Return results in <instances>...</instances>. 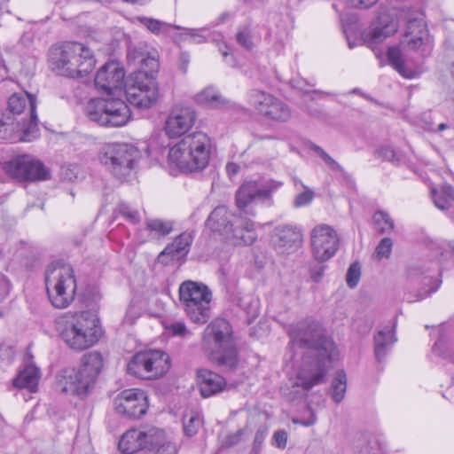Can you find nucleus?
<instances>
[{
	"instance_id": "obj_20",
	"label": "nucleus",
	"mask_w": 454,
	"mask_h": 454,
	"mask_svg": "<svg viewBox=\"0 0 454 454\" xmlns=\"http://www.w3.org/2000/svg\"><path fill=\"white\" fill-rule=\"evenodd\" d=\"M302 241V232L294 225H278L270 234V244L279 254H290L296 252L301 247Z\"/></svg>"
},
{
	"instance_id": "obj_15",
	"label": "nucleus",
	"mask_w": 454,
	"mask_h": 454,
	"mask_svg": "<svg viewBox=\"0 0 454 454\" xmlns=\"http://www.w3.org/2000/svg\"><path fill=\"white\" fill-rule=\"evenodd\" d=\"M248 104L262 116L276 122H287L292 119L291 107L271 93L252 90L247 94Z\"/></svg>"
},
{
	"instance_id": "obj_2",
	"label": "nucleus",
	"mask_w": 454,
	"mask_h": 454,
	"mask_svg": "<svg viewBox=\"0 0 454 454\" xmlns=\"http://www.w3.org/2000/svg\"><path fill=\"white\" fill-rule=\"evenodd\" d=\"M104 360L99 352L82 356L78 368H65L56 376V387L61 393L77 396L87 395L97 381Z\"/></svg>"
},
{
	"instance_id": "obj_37",
	"label": "nucleus",
	"mask_w": 454,
	"mask_h": 454,
	"mask_svg": "<svg viewBox=\"0 0 454 454\" xmlns=\"http://www.w3.org/2000/svg\"><path fill=\"white\" fill-rule=\"evenodd\" d=\"M139 22L145 27L150 32L155 35H161L168 33L170 28L180 29L178 26H173L171 24L154 20L147 17L138 18Z\"/></svg>"
},
{
	"instance_id": "obj_34",
	"label": "nucleus",
	"mask_w": 454,
	"mask_h": 454,
	"mask_svg": "<svg viewBox=\"0 0 454 454\" xmlns=\"http://www.w3.org/2000/svg\"><path fill=\"white\" fill-rule=\"evenodd\" d=\"M432 199L436 207L441 210L448 209L454 203V189L444 184L440 191H432Z\"/></svg>"
},
{
	"instance_id": "obj_30",
	"label": "nucleus",
	"mask_w": 454,
	"mask_h": 454,
	"mask_svg": "<svg viewBox=\"0 0 454 454\" xmlns=\"http://www.w3.org/2000/svg\"><path fill=\"white\" fill-rule=\"evenodd\" d=\"M194 101L200 106L213 109L223 108L229 105V101L212 86L207 87L198 92L194 96Z\"/></svg>"
},
{
	"instance_id": "obj_39",
	"label": "nucleus",
	"mask_w": 454,
	"mask_h": 454,
	"mask_svg": "<svg viewBox=\"0 0 454 454\" xmlns=\"http://www.w3.org/2000/svg\"><path fill=\"white\" fill-rule=\"evenodd\" d=\"M373 223L378 231L380 233H388L394 230V221L390 215L381 210L375 212L373 215Z\"/></svg>"
},
{
	"instance_id": "obj_38",
	"label": "nucleus",
	"mask_w": 454,
	"mask_h": 454,
	"mask_svg": "<svg viewBox=\"0 0 454 454\" xmlns=\"http://www.w3.org/2000/svg\"><path fill=\"white\" fill-rule=\"evenodd\" d=\"M202 425V419L198 412L190 411L184 417V431L188 436L195 435Z\"/></svg>"
},
{
	"instance_id": "obj_22",
	"label": "nucleus",
	"mask_w": 454,
	"mask_h": 454,
	"mask_svg": "<svg viewBox=\"0 0 454 454\" xmlns=\"http://www.w3.org/2000/svg\"><path fill=\"white\" fill-rule=\"evenodd\" d=\"M124 78L125 72L120 64L108 62L97 72L95 85L107 95H123Z\"/></svg>"
},
{
	"instance_id": "obj_21",
	"label": "nucleus",
	"mask_w": 454,
	"mask_h": 454,
	"mask_svg": "<svg viewBox=\"0 0 454 454\" xmlns=\"http://www.w3.org/2000/svg\"><path fill=\"white\" fill-rule=\"evenodd\" d=\"M115 411L129 418L138 419L148 409L147 396L140 389H126L114 399Z\"/></svg>"
},
{
	"instance_id": "obj_55",
	"label": "nucleus",
	"mask_w": 454,
	"mask_h": 454,
	"mask_svg": "<svg viewBox=\"0 0 454 454\" xmlns=\"http://www.w3.org/2000/svg\"><path fill=\"white\" fill-rule=\"evenodd\" d=\"M325 270V266L324 265H315L311 267L309 270L310 278L316 283L320 282L324 277Z\"/></svg>"
},
{
	"instance_id": "obj_23",
	"label": "nucleus",
	"mask_w": 454,
	"mask_h": 454,
	"mask_svg": "<svg viewBox=\"0 0 454 454\" xmlns=\"http://www.w3.org/2000/svg\"><path fill=\"white\" fill-rule=\"evenodd\" d=\"M196 115L192 107L176 106L165 121L164 130L169 139H177L186 134L195 122Z\"/></svg>"
},
{
	"instance_id": "obj_17",
	"label": "nucleus",
	"mask_w": 454,
	"mask_h": 454,
	"mask_svg": "<svg viewBox=\"0 0 454 454\" xmlns=\"http://www.w3.org/2000/svg\"><path fill=\"white\" fill-rule=\"evenodd\" d=\"M280 185L281 183L275 181H269L265 184L259 181H246L236 192V206L241 212L254 215L255 213L250 208L253 204L270 200L272 192Z\"/></svg>"
},
{
	"instance_id": "obj_56",
	"label": "nucleus",
	"mask_w": 454,
	"mask_h": 454,
	"mask_svg": "<svg viewBox=\"0 0 454 454\" xmlns=\"http://www.w3.org/2000/svg\"><path fill=\"white\" fill-rule=\"evenodd\" d=\"M380 0H349V5L357 9H368L375 5Z\"/></svg>"
},
{
	"instance_id": "obj_24",
	"label": "nucleus",
	"mask_w": 454,
	"mask_h": 454,
	"mask_svg": "<svg viewBox=\"0 0 454 454\" xmlns=\"http://www.w3.org/2000/svg\"><path fill=\"white\" fill-rule=\"evenodd\" d=\"M155 427L142 429L132 428L125 432L119 441V449L125 454H134L139 450H148L149 442Z\"/></svg>"
},
{
	"instance_id": "obj_19",
	"label": "nucleus",
	"mask_w": 454,
	"mask_h": 454,
	"mask_svg": "<svg viewBox=\"0 0 454 454\" xmlns=\"http://www.w3.org/2000/svg\"><path fill=\"white\" fill-rule=\"evenodd\" d=\"M8 110L13 114H20L27 106L30 109V119L22 125L20 132L23 137L20 142H28L37 138L38 126L36 115V98L34 95L24 93H13L8 99Z\"/></svg>"
},
{
	"instance_id": "obj_5",
	"label": "nucleus",
	"mask_w": 454,
	"mask_h": 454,
	"mask_svg": "<svg viewBox=\"0 0 454 454\" xmlns=\"http://www.w3.org/2000/svg\"><path fill=\"white\" fill-rule=\"evenodd\" d=\"M299 356L301 358L295 361L288 380L289 395L293 399L305 396L308 391L321 384L333 362L329 361L325 353L315 354L314 349Z\"/></svg>"
},
{
	"instance_id": "obj_47",
	"label": "nucleus",
	"mask_w": 454,
	"mask_h": 454,
	"mask_svg": "<svg viewBox=\"0 0 454 454\" xmlns=\"http://www.w3.org/2000/svg\"><path fill=\"white\" fill-rule=\"evenodd\" d=\"M379 154L385 160L395 162L401 160V155L390 145H385L379 151Z\"/></svg>"
},
{
	"instance_id": "obj_6",
	"label": "nucleus",
	"mask_w": 454,
	"mask_h": 454,
	"mask_svg": "<svg viewBox=\"0 0 454 454\" xmlns=\"http://www.w3.org/2000/svg\"><path fill=\"white\" fill-rule=\"evenodd\" d=\"M289 335L291 359L299 354L308 353L310 349H314L315 354L325 353L329 361L338 359L339 353L335 343L315 320L299 322L291 328Z\"/></svg>"
},
{
	"instance_id": "obj_33",
	"label": "nucleus",
	"mask_w": 454,
	"mask_h": 454,
	"mask_svg": "<svg viewBox=\"0 0 454 454\" xmlns=\"http://www.w3.org/2000/svg\"><path fill=\"white\" fill-rule=\"evenodd\" d=\"M128 57L143 69L138 72H146L148 74L153 75V73L156 72L159 68V62L154 55H148L141 51L133 50L129 51Z\"/></svg>"
},
{
	"instance_id": "obj_63",
	"label": "nucleus",
	"mask_w": 454,
	"mask_h": 454,
	"mask_svg": "<svg viewBox=\"0 0 454 454\" xmlns=\"http://www.w3.org/2000/svg\"><path fill=\"white\" fill-rule=\"evenodd\" d=\"M8 125L0 121V138H5V134L8 130Z\"/></svg>"
},
{
	"instance_id": "obj_36",
	"label": "nucleus",
	"mask_w": 454,
	"mask_h": 454,
	"mask_svg": "<svg viewBox=\"0 0 454 454\" xmlns=\"http://www.w3.org/2000/svg\"><path fill=\"white\" fill-rule=\"evenodd\" d=\"M387 59L402 76L409 79L415 76L414 72L406 70L403 53L398 47H390L388 49Z\"/></svg>"
},
{
	"instance_id": "obj_28",
	"label": "nucleus",
	"mask_w": 454,
	"mask_h": 454,
	"mask_svg": "<svg viewBox=\"0 0 454 454\" xmlns=\"http://www.w3.org/2000/svg\"><path fill=\"white\" fill-rule=\"evenodd\" d=\"M149 442V454H177L176 444L166 434L163 429L154 427Z\"/></svg>"
},
{
	"instance_id": "obj_40",
	"label": "nucleus",
	"mask_w": 454,
	"mask_h": 454,
	"mask_svg": "<svg viewBox=\"0 0 454 454\" xmlns=\"http://www.w3.org/2000/svg\"><path fill=\"white\" fill-rule=\"evenodd\" d=\"M147 229L155 232L158 236H165L172 231V224L170 222H165L159 219L149 220L146 223Z\"/></svg>"
},
{
	"instance_id": "obj_3",
	"label": "nucleus",
	"mask_w": 454,
	"mask_h": 454,
	"mask_svg": "<svg viewBox=\"0 0 454 454\" xmlns=\"http://www.w3.org/2000/svg\"><path fill=\"white\" fill-rule=\"evenodd\" d=\"M51 68L60 75L77 78L89 74L96 60L92 51L77 42L54 46L49 53Z\"/></svg>"
},
{
	"instance_id": "obj_12",
	"label": "nucleus",
	"mask_w": 454,
	"mask_h": 454,
	"mask_svg": "<svg viewBox=\"0 0 454 454\" xmlns=\"http://www.w3.org/2000/svg\"><path fill=\"white\" fill-rule=\"evenodd\" d=\"M123 95H106L103 98H94L87 105L90 119L102 126L120 127L125 125L130 118V111Z\"/></svg>"
},
{
	"instance_id": "obj_46",
	"label": "nucleus",
	"mask_w": 454,
	"mask_h": 454,
	"mask_svg": "<svg viewBox=\"0 0 454 454\" xmlns=\"http://www.w3.org/2000/svg\"><path fill=\"white\" fill-rule=\"evenodd\" d=\"M309 150L315 152L333 169L340 168V165L333 158H331L320 146H318L315 144H310Z\"/></svg>"
},
{
	"instance_id": "obj_41",
	"label": "nucleus",
	"mask_w": 454,
	"mask_h": 454,
	"mask_svg": "<svg viewBox=\"0 0 454 454\" xmlns=\"http://www.w3.org/2000/svg\"><path fill=\"white\" fill-rule=\"evenodd\" d=\"M361 277V267L358 262L352 263L347 272L346 281L349 287L357 286Z\"/></svg>"
},
{
	"instance_id": "obj_32",
	"label": "nucleus",
	"mask_w": 454,
	"mask_h": 454,
	"mask_svg": "<svg viewBox=\"0 0 454 454\" xmlns=\"http://www.w3.org/2000/svg\"><path fill=\"white\" fill-rule=\"evenodd\" d=\"M426 35V27L422 20H412L408 22L405 31V42L411 49H419L424 43Z\"/></svg>"
},
{
	"instance_id": "obj_42",
	"label": "nucleus",
	"mask_w": 454,
	"mask_h": 454,
	"mask_svg": "<svg viewBox=\"0 0 454 454\" xmlns=\"http://www.w3.org/2000/svg\"><path fill=\"white\" fill-rule=\"evenodd\" d=\"M118 212L132 223H137L140 221L138 211L127 203H121L118 206Z\"/></svg>"
},
{
	"instance_id": "obj_27",
	"label": "nucleus",
	"mask_w": 454,
	"mask_h": 454,
	"mask_svg": "<svg viewBox=\"0 0 454 454\" xmlns=\"http://www.w3.org/2000/svg\"><path fill=\"white\" fill-rule=\"evenodd\" d=\"M197 381L203 397L220 393L226 385L222 376L207 369L198 370Z\"/></svg>"
},
{
	"instance_id": "obj_26",
	"label": "nucleus",
	"mask_w": 454,
	"mask_h": 454,
	"mask_svg": "<svg viewBox=\"0 0 454 454\" xmlns=\"http://www.w3.org/2000/svg\"><path fill=\"white\" fill-rule=\"evenodd\" d=\"M398 28L397 21L388 16H381L377 24L364 35V40L369 46L380 43L386 38L393 35Z\"/></svg>"
},
{
	"instance_id": "obj_53",
	"label": "nucleus",
	"mask_w": 454,
	"mask_h": 454,
	"mask_svg": "<svg viewBox=\"0 0 454 454\" xmlns=\"http://www.w3.org/2000/svg\"><path fill=\"white\" fill-rule=\"evenodd\" d=\"M11 291V283L8 278L0 273V301H3L8 296Z\"/></svg>"
},
{
	"instance_id": "obj_58",
	"label": "nucleus",
	"mask_w": 454,
	"mask_h": 454,
	"mask_svg": "<svg viewBox=\"0 0 454 454\" xmlns=\"http://www.w3.org/2000/svg\"><path fill=\"white\" fill-rule=\"evenodd\" d=\"M239 171V166L233 162H229L226 165V172L230 177L235 176Z\"/></svg>"
},
{
	"instance_id": "obj_57",
	"label": "nucleus",
	"mask_w": 454,
	"mask_h": 454,
	"mask_svg": "<svg viewBox=\"0 0 454 454\" xmlns=\"http://www.w3.org/2000/svg\"><path fill=\"white\" fill-rule=\"evenodd\" d=\"M308 412L309 414V417L308 419H305L293 418L292 419L293 423L299 424L303 427H310V426L314 425L317 421L316 415L311 410H309Z\"/></svg>"
},
{
	"instance_id": "obj_54",
	"label": "nucleus",
	"mask_w": 454,
	"mask_h": 454,
	"mask_svg": "<svg viewBox=\"0 0 454 454\" xmlns=\"http://www.w3.org/2000/svg\"><path fill=\"white\" fill-rule=\"evenodd\" d=\"M273 443L279 449L286 448L287 443V434L283 430L275 432L273 435Z\"/></svg>"
},
{
	"instance_id": "obj_59",
	"label": "nucleus",
	"mask_w": 454,
	"mask_h": 454,
	"mask_svg": "<svg viewBox=\"0 0 454 454\" xmlns=\"http://www.w3.org/2000/svg\"><path fill=\"white\" fill-rule=\"evenodd\" d=\"M192 137L194 142H207L210 140L207 135L203 131H196L192 133Z\"/></svg>"
},
{
	"instance_id": "obj_43",
	"label": "nucleus",
	"mask_w": 454,
	"mask_h": 454,
	"mask_svg": "<svg viewBox=\"0 0 454 454\" xmlns=\"http://www.w3.org/2000/svg\"><path fill=\"white\" fill-rule=\"evenodd\" d=\"M393 247V242L389 238H384L376 247V257L378 260L388 258Z\"/></svg>"
},
{
	"instance_id": "obj_45",
	"label": "nucleus",
	"mask_w": 454,
	"mask_h": 454,
	"mask_svg": "<svg viewBox=\"0 0 454 454\" xmlns=\"http://www.w3.org/2000/svg\"><path fill=\"white\" fill-rule=\"evenodd\" d=\"M237 43L246 49H252L254 42L251 31L248 27L240 28L236 35Z\"/></svg>"
},
{
	"instance_id": "obj_4",
	"label": "nucleus",
	"mask_w": 454,
	"mask_h": 454,
	"mask_svg": "<svg viewBox=\"0 0 454 454\" xmlns=\"http://www.w3.org/2000/svg\"><path fill=\"white\" fill-rule=\"evenodd\" d=\"M201 348L211 361L226 369L231 370L239 363L232 329L225 319L216 318L207 325L202 334Z\"/></svg>"
},
{
	"instance_id": "obj_60",
	"label": "nucleus",
	"mask_w": 454,
	"mask_h": 454,
	"mask_svg": "<svg viewBox=\"0 0 454 454\" xmlns=\"http://www.w3.org/2000/svg\"><path fill=\"white\" fill-rule=\"evenodd\" d=\"M133 310L134 308H130L124 317V321L129 325L134 324L135 320L137 318V313Z\"/></svg>"
},
{
	"instance_id": "obj_51",
	"label": "nucleus",
	"mask_w": 454,
	"mask_h": 454,
	"mask_svg": "<svg viewBox=\"0 0 454 454\" xmlns=\"http://www.w3.org/2000/svg\"><path fill=\"white\" fill-rule=\"evenodd\" d=\"M244 434V430L239 429L233 434H230L226 435L223 439H222V446L223 447H231L232 445L237 444L240 442L242 435Z\"/></svg>"
},
{
	"instance_id": "obj_50",
	"label": "nucleus",
	"mask_w": 454,
	"mask_h": 454,
	"mask_svg": "<svg viewBox=\"0 0 454 454\" xmlns=\"http://www.w3.org/2000/svg\"><path fill=\"white\" fill-rule=\"evenodd\" d=\"M166 329L171 332L174 335L187 336L190 335V332L187 330L186 325L184 322L178 321L172 323L166 326Z\"/></svg>"
},
{
	"instance_id": "obj_61",
	"label": "nucleus",
	"mask_w": 454,
	"mask_h": 454,
	"mask_svg": "<svg viewBox=\"0 0 454 454\" xmlns=\"http://www.w3.org/2000/svg\"><path fill=\"white\" fill-rule=\"evenodd\" d=\"M439 286H440V283L434 281V286L430 288L429 291L419 294V300L425 299L426 297L429 296L432 293L436 292L437 289L439 288Z\"/></svg>"
},
{
	"instance_id": "obj_13",
	"label": "nucleus",
	"mask_w": 454,
	"mask_h": 454,
	"mask_svg": "<svg viewBox=\"0 0 454 454\" xmlns=\"http://www.w3.org/2000/svg\"><path fill=\"white\" fill-rule=\"evenodd\" d=\"M123 95L129 104L140 108H149L159 98L156 80L146 72H134L127 80Z\"/></svg>"
},
{
	"instance_id": "obj_7",
	"label": "nucleus",
	"mask_w": 454,
	"mask_h": 454,
	"mask_svg": "<svg viewBox=\"0 0 454 454\" xmlns=\"http://www.w3.org/2000/svg\"><path fill=\"white\" fill-rule=\"evenodd\" d=\"M207 226L234 246L252 245L257 239L254 223L236 216L225 206H219L210 213Z\"/></svg>"
},
{
	"instance_id": "obj_18",
	"label": "nucleus",
	"mask_w": 454,
	"mask_h": 454,
	"mask_svg": "<svg viewBox=\"0 0 454 454\" xmlns=\"http://www.w3.org/2000/svg\"><path fill=\"white\" fill-rule=\"evenodd\" d=\"M311 252L318 262H325L335 255L340 239L336 231L327 224L314 227L310 232Z\"/></svg>"
},
{
	"instance_id": "obj_48",
	"label": "nucleus",
	"mask_w": 454,
	"mask_h": 454,
	"mask_svg": "<svg viewBox=\"0 0 454 454\" xmlns=\"http://www.w3.org/2000/svg\"><path fill=\"white\" fill-rule=\"evenodd\" d=\"M357 454H382L379 443L375 440H369L359 447Z\"/></svg>"
},
{
	"instance_id": "obj_44",
	"label": "nucleus",
	"mask_w": 454,
	"mask_h": 454,
	"mask_svg": "<svg viewBox=\"0 0 454 454\" xmlns=\"http://www.w3.org/2000/svg\"><path fill=\"white\" fill-rule=\"evenodd\" d=\"M184 35L189 36L193 43H201L209 37L210 33L207 29L184 28Z\"/></svg>"
},
{
	"instance_id": "obj_31",
	"label": "nucleus",
	"mask_w": 454,
	"mask_h": 454,
	"mask_svg": "<svg viewBox=\"0 0 454 454\" xmlns=\"http://www.w3.org/2000/svg\"><path fill=\"white\" fill-rule=\"evenodd\" d=\"M40 378L39 369L33 364H27L13 380V385L18 388H27L35 392Z\"/></svg>"
},
{
	"instance_id": "obj_16",
	"label": "nucleus",
	"mask_w": 454,
	"mask_h": 454,
	"mask_svg": "<svg viewBox=\"0 0 454 454\" xmlns=\"http://www.w3.org/2000/svg\"><path fill=\"white\" fill-rule=\"evenodd\" d=\"M3 169L20 182L45 181L51 178V170L41 160L29 154L12 159L4 164Z\"/></svg>"
},
{
	"instance_id": "obj_14",
	"label": "nucleus",
	"mask_w": 454,
	"mask_h": 454,
	"mask_svg": "<svg viewBox=\"0 0 454 454\" xmlns=\"http://www.w3.org/2000/svg\"><path fill=\"white\" fill-rule=\"evenodd\" d=\"M169 368L168 355L158 349L137 353L127 366L129 374L146 380L161 377L167 373Z\"/></svg>"
},
{
	"instance_id": "obj_49",
	"label": "nucleus",
	"mask_w": 454,
	"mask_h": 454,
	"mask_svg": "<svg viewBox=\"0 0 454 454\" xmlns=\"http://www.w3.org/2000/svg\"><path fill=\"white\" fill-rule=\"evenodd\" d=\"M314 198V192L306 188L304 192L299 193L294 200V206L297 207L309 204Z\"/></svg>"
},
{
	"instance_id": "obj_64",
	"label": "nucleus",
	"mask_w": 454,
	"mask_h": 454,
	"mask_svg": "<svg viewBox=\"0 0 454 454\" xmlns=\"http://www.w3.org/2000/svg\"><path fill=\"white\" fill-rule=\"evenodd\" d=\"M446 128H447V125H446L445 123H441V124L438 126L437 130H439V131H442V130H444Z\"/></svg>"
},
{
	"instance_id": "obj_52",
	"label": "nucleus",
	"mask_w": 454,
	"mask_h": 454,
	"mask_svg": "<svg viewBox=\"0 0 454 454\" xmlns=\"http://www.w3.org/2000/svg\"><path fill=\"white\" fill-rule=\"evenodd\" d=\"M146 153L149 157L154 160L156 162L160 161V160L163 156L162 148L160 144L154 143L146 146Z\"/></svg>"
},
{
	"instance_id": "obj_62",
	"label": "nucleus",
	"mask_w": 454,
	"mask_h": 454,
	"mask_svg": "<svg viewBox=\"0 0 454 454\" xmlns=\"http://www.w3.org/2000/svg\"><path fill=\"white\" fill-rule=\"evenodd\" d=\"M265 432L263 431H257L256 432V434H255V437H254V448H256L257 446L261 445L262 442H263L264 438H265Z\"/></svg>"
},
{
	"instance_id": "obj_10",
	"label": "nucleus",
	"mask_w": 454,
	"mask_h": 454,
	"mask_svg": "<svg viewBox=\"0 0 454 454\" xmlns=\"http://www.w3.org/2000/svg\"><path fill=\"white\" fill-rule=\"evenodd\" d=\"M210 144H174L168 153V169L172 176L203 170L209 162Z\"/></svg>"
},
{
	"instance_id": "obj_29",
	"label": "nucleus",
	"mask_w": 454,
	"mask_h": 454,
	"mask_svg": "<svg viewBox=\"0 0 454 454\" xmlns=\"http://www.w3.org/2000/svg\"><path fill=\"white\" fill-rule=\"evenodd\" d=\"M395 325L386 326L374 336V354L380 363L384 360L389 348L397 340L395 336Z\"/></svg>"
},
{
	"instance_id": "obj_9",
	"label": "nucleus",
	"mask_w": 454,
	"mask_h": 454,
	"mask_svg": "<svg viewBox=\"0 0 454 454\" xmlns=\"http://www.w3.org/2000/svg\"><path fill=\"white\" fill-rule=\"evenodd\" d=\"M49 300L56 309H66L74 301L77 284L74 270L67 263L50 265L45 273Z\"/></svg>"
},
{
	"instance_id": "obj_11",
	"label": "nucleus",
	"mask_w": 454,
	"mask_h": 454,
	"mask_svg": "<svg viewBox=\"0 0 454 454\" xmlns=\"http://www.w3.org/2000/svg\"><path fill=\"white\" fill-rule=\"evenodd\" d=\"M141 157L134 144H104L98 153L99 162L119 179L128 176Z\"/></svg>"
},
{
	"instance_id": "obj_1",
	"label": "nucleus",
	"mask_w": 454,
	"mask_h": 454,
	"mask_svg": "<svg viewBox=\"0 0 454 454\" xmlns=\"http://www.w3.org/2000/svg\"><path fill=\"white\" fill-rule=\"evenodd\" d=\"M56 331L72 350L82 351L100 340L103 331L99 319L89 311H67L55 320Z\"/></svg>"
},
{
	"instance_id": "obj_8",
	"label": "nucleus",
	"mask_w": 454,
	"mask_h": 454,
	"mask_svg": "<svg viewBox=\"0 0 454 454\" xmlns=\"http://www.w3.org/2000/svg\"><path fill=\"white\" fill-rule=\"evenodd\" d=\"M180 306L194 324L204 325L211 317L213 293L202 282L185 280L178 288Z\"/></svg>"
},
{
	"instance_id": "obj_35",
	"label": "nucleus",
	"mask_w": 454,
	"mask_h": 454,
	"mask_svg": "<svg viewBox=\"0 0 454 454\" xmlns=\"http://www.w3.org/2000/svg\"><path fill=\"white\" fill-rule=\"evenodd\" d=\"M346 390L347 375L344 371L340 370L336 372L331 384L330 395L333 402L340 403L345 397Z\"/></svg>"
},
{
	"instance_id": "obj_25",
	"label": "nucleus",
	"mask_w": 454,
	"mask_h": 454,
	"mask_svg": "<svg viewBox=\"0 0 454 454\" xmlns=\"http://www.w3.org/2000/svg\"><path fill=\"white\" fill-rule=\"evenodd\" d=\"M192 242V234L183 232L159 254V262L162 264L178 262L188 254Z\"/></svg>"
}]
</instances>
